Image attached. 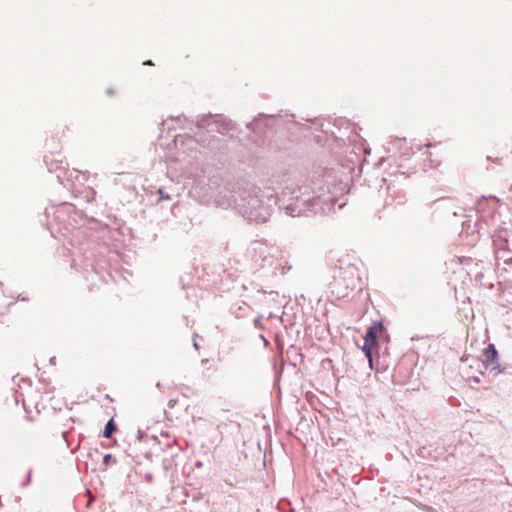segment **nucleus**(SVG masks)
<instances>
[{
	"mask_svg": "<svg viewBox=\"0 0 512 512\" xmlns=\"http://www.w3.org/2000/svg\"><path fill=\"white\" fill-rule=\"evenodd\" d=\"M383 328L384 327L381 322H376L368 328L364 337L362 350L370 363L372 362V351L376 347L378 335L383 331Z\"/></svg>",
	"mask_w": 512,
	"mask_h": 512,
	"instance_id": "nucleus-1",
	"label": "nucleus"
},
{
	"mask_svg": "<svg viewBox=\"0 0 512 512\" xmlns=\"http://www.w3.org/2000/svg\"><path fill=\"white\" fill-rule=\"evenodd\" d=\"M479 361L483 364L486 370L496 371L498 369V353L493 344H489L482 351Z\"/></svg>",
	"mask_w": 512,
	"mask_h": 512,
	"instance_id": "nucleus-2",
	"label": "nucleus"
},
{
	"mask_svg": "<svg viewBox=\"0 0 512 512\" xmlns=\"http://www.w3.org/2000/svg\"><path fill=\"white\" fill-rule=\"evenodd\" d=\"M116 430V425L113 421V419H110L108 421V423L106 424L105 426V429H104V432H103V436L105 438H110L112 433Z\"/></svg>",
	"mask_w": 512,
	"mask_h": 512,
	"instance_id": "nucleus-3",
	"label": "nucleus"
},
{
	"mask_svg": "<svg viewBox=\"0 0 512 512\" xmlns=\"http://www.w3.org/2000/svg\"><path fill=\"white\" fill-rule=\"evenodd\" d=\"M158 193L160 195V199H169V196L165 195L162 189H159Z\"/></svg>",
	"mask_w": 512,
	"mask_h": 512,
	"instance_id": "nucleus-4",
	"label": "nucleus"
},
{
	"mask_svg": "<svg viewBox=\"0 0 512 512\" xmlns=\"http://www.w3.org/2000/svg\"><path fill=\"white\" fill-rule=\"evenodd\" d=\"M110 458H111V455H109V454H108V455H106V456L104 457V462H105V463H108V462H109V460H110Z\"/></svg>",
	"mask_w": 512,
	"mask_h": 512,
	"instance_id": "nucleus-5",
	"label": "nucleus"
},
{
	"mask_svg": "<svg viewBox=\"0 0 512 512\" xmlns=\"http://www.w3.org/2000/svg\"><path fill=\"white\" fill-rule=\"evenodd\" d=\"M144 65H153V63L151 60H148V61L144 62Z\"/></svg>",
	"mask_w": 512,
	"mask_h": 512,
	"instance_id": "nucleus-6",
	"label": "nucleus"
}]
</instances>
